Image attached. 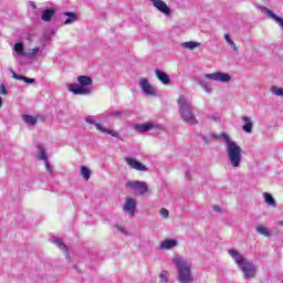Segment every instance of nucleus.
I'll use <instances>...</instances> for the list:
<instances>
[{"mask_svg": "<svg viewBox=\"0 0 283 283\" xmlns=\"http://www.w3.org/2000/svg\"><path fill=\"white\" fill-rule=\"evenodd\" d=\"M270 91L275 96H283V90L277 86H272Z\"/></svg>", "mask_w": 283, "mask_h": 283, "instance_id": "7c9ffc66", "label": "nucleus"}, {"mask_svg": "<svg viewBox=\"0 0 283 283\" xmlns=\"http://www.w3.org/2000/svg\"><path fill=\"white\" fill-rule=\"evenodd\" d=\"M154 123L136 124L135 132H138V134H145L146 132L154 129Z\"/></svg>", "mask_w": 283, "mask_h": 283, "instance_id": "2eb2a0df", "label": "nucleus"}, {"mask_svg": "<svg viewBox=\"0 0 283 283\" xmlns=\"http://www.w3.org/2000/svg\"><path fill=\"white\" fill-rule=\"evenodd\" d=\"M159 213L163 218H169V210L168 209L163 208V209H160Z\"/></svg>", "mask_w": 283, "mask_h": 283, "instance_id": "e433bc0d", "label": "nucleus"}, {"mask_svg": "<svg viewBox=\"0 0 283 283\" xmlns=\"http://www.w3.org/2000/svg\"><path fill=\"white\" fill-rule=\"evenodd\" d=\"M197 83L198 85H200V87L205 90V92H207V94H211L212 88H211V85H209V83L202 80L198 81Z\"/></svg>", "mask_w": 283, "mask_h": 283, "instance_id": "cd10ccee", "label": "nucleus"}, {"mask_svg": "<svg viewBox=\"0 0 283 283\" xmlns=\"http://www.w3.org/2000/svg\"><path fill=\"white\" fill-rule=\"evenodd\" d=\"M221 138H223L226 143V153L231 167H233V169H239L243 159L242 147H240L238 143L233 142L231 137L227 135V133H222Z\"/></svg>", "mask_w": 283, "mask_h": 283, "instance_id": "f257e3e1", "label": "nucleus"}, {"mask_svg": "<svg viewBox=\"0 0 283 283\" xmlns=\"http://www.w3.org/2000/svg\"><path fill=\"white\" fill-rule=\"evenodd\" d=\"M220 135H216V134H212L211 136H210V138H212V140H220Z\"/></svg>", "mask_w": 283, "mask_h": 283, "instance_id": "ea45409f", "label": "nucleus"}, {"mask_svg": "<svg viewBox=\"0 0 283 283\" xmlns=\"http://www.w3.org/2000/svg\"><path fill=\"white\" fill-rule=\"evenodd\" d=\"M63 15L67 17L64 20V25H72V23H74L75 21H78V17L76 15V13L72 11L64 12Z\"/></svg>", "mask_w": 283, "mask_h": 283, "instance_id": "a211bd4d", "label": "nucleus"}, {"mask_svg": "<svg viewBox=\"0 0 283 283\" xmlns=\"http://www.w3.org/2000/svg\"><path fill=\"white\" fill-rule=\"evenodd\" d=\"M181 48H185L186 50H195V48H200V42H193V41L184 42L181 44Z\"/></svg>", "mask_w": 283, "mask_h": 283, "instance_id": "393cba45", "label": "nucleus"}, {"mask_svg": "<svg viewBox=\"0 0 283 283\" xmlns=\"http://www.w3.org/2000/svg\"><path fill=\"white\" fill-rule=\"evenodd\" d=\"M263 198H264L266 205H269V207H277V202L275 201V198H273V195H271L269 192H264Z\"/></svg>", "mask_w": 283, "mask_h": 283, "instance_id": "4be33fe9", "label": "nucleus"}, {"mask_svg": "<svg viewBox=\"0 0 283 283\" xmlns=\"http://www.w3.org/2000/svg\"><path fill=\"white\" fill-rule=\"evenodd\" d=\"M208 118H209L210 120H218V117H216L214 115H208Z\"/></svg>", "mask_w": 283, "mask_h": 283, "instance_id": "79ce46f5", "label": "nucleus"}, {"mask_svg": "<svg viewBox=\"0 0 283 283\" xmlns=\"http://www.w3.org/2000/svg\"><path fill=\"white\" fill-rule=\"evenodd\" d=\"M39 17H31L32 21H34L35 19H38Z\"/></svg>", "mask_w": 283, "mask_h": 283, "instance_id": "de8ad7c7", "label": "nucleus"}, {"mask_svg": "<svg viewBox=\"0 0 283 283\" xmlns=\"http://www.w3.org/2000/svg\"><path fill=\"white\" fill-rule=\"evenodd\" d=\"M0 94L1 96H8V88H6V84H0Z\"/></svg>", "mask_w": 283, "mask_h": 283, "instance_id": "f704fd0d", "label": "nucleus"}, {"mask_svg": "<svg viewBox=\"0 0 283 283\" xmlns=\"http://www.w3.org/2000/svg\"><path fill=\"white\" fill-rule=\"evenodd\" d=\"M13 50L15 52L14 56H28V53H25V46L23 45V42H17L13 46Z\"/></svg>", "mask_w": 283, "mask_h": 283, "instance_id": "6ab92c4d", "label": "nucleus"}, {"mask_svg": "<svg viewBox=\"0 0 283 283\" xmlns=\"http://www.w3.org/2000/svg\"><path fill=\"white\" fill-rule=\"evenodd\" d=\"M174 247H178V240L176 239H166L160 243V249L164 251L174 249Z\"/></svg>", "mask_w": 283, "mask_h": 283, "instance_id": "f3484780", "label": "nucleus"}, {"mask_svg": "<svg viewBox=\"0 0 283 283\" xmlns=\"http://www.w3.org/2000/svg\"><path fill=\"white\" fill-rule=\"evenodd\" d=\"M231 48H233L234 52H238V46L235 44L231 45Z\"/></svg>", "mask_w": 283, "mask_h": 283, "instance_id": "37998d69", "label": "nucleus"}, {"mask_svg": "<svg viewBox=\"0 0 283 283\" xmlns=\"http://www.w3.org/2000/svg\"><path fill=\"white\" fill-rule=\"evenodd\" d=\"M29 6L30 8H32L33 10H36V3L34 1H29Z\"/></svg>", "mask_w": 283, "mask_h": 283, "instance_id": "58836bf2", "label": "nucleus"}, {"mask_svg": "<svg viewBox=\"0 0 283 283\" xmlns=\"http://www.w3.org/2000/svg\"><path fill=\"white\" fill-rule=\"evenodd\" d=\"M241 120L244 123L242 126L243 132H245V134H251L253 132V120H251V117L243 116L241 117Z\"/></svg>", "mask_w": 283, "mask_h": 283, "instance_id": "4468645a", "label": "nucleus"}, {"mask_svg": "<svg viewBox=\"0 0 283 283\" xmlns=\"http://www.w3.org/2000/svg\"><path fill=\"white\" fill-rule=\"evenodd\" d=\"M174 264L177 266V280L179 283H193V273L191 272L193 265L191 262L182 258H176L174 259Z\"/></svg>", "mask_w": 283, "mask_h": 283, "instance_id": "7ed1b4c3", "label": "nucleus"}, {"mask_svg": "<svg viewBox=\"0 0 283 283\" xmlns=\"http://www.w3.org/2000/svg\"><path fill=\"white\" fill-rule=\"evenodd\" d=\"M205 78H210V81H217L219 83H229L231 81V75L222 72L205 74Z\"/></svg>", "mask_w": 283, "mask_h": 283, "instance_id": "1a4fd4ad", "label": "nucleus"}, {"mask_svg": "<svg viewBox=\"0 0 283 283\" xmlns=\"http://www.w3.org/2000/svg\"><path fill=\"white\" fill-rule=\"evenodd\" d=\"M45 169L49 171L50 176H52L53 170H52V164H50V160H44Z\"/></svg>", "mask_w": 283, "mask_h": 283, "instance_id": "72a5a7b5", "label": "nucleus"}, {"mask_svg": "<svg viewBox=\"0 0 283 283\" xmlns=\"http://www.w3.org/2000/svg\"><path fill=\"white\" fill-rule=\"evenodd\" d=\"M107 118H120L123 116V111H113L108 113Z\"/></svg>", "mask_w": 283, "mask_h": 283, "instance_id": "c756f323", "label": "nucleus"}, {"mask_svg": "<svg viewBox=\"0 0 283 283\" xmlns=\"http://www.w3.org/2000/svg\"><path fill=\"white\" fill-rule=\"evenodd\" d=\"M224 39L229 45H235V42H233V40H231V35H229V33L224 34Z\"/></svg>", "mask_w": 283, "mask_h": 283, "instance_id": "c9c22d12", "label": "nucleus"}, {"mask_svg": "<svg viewBox=\"0 0 283 283\" xmlns=\"http://www.w3.org/2000/svg\"><path fill=\"white\" fill-rule=\"evenodd\" d=\"M3 107V98L0 97V108Z\"/></svg>", "mask_w": 283, "mask_h": 283, "instance_id": "c03bdc74", "label": "nucleus"}, {"mask_svg": "<svg viewBox=\"0 0 283 283\" xmlns=\"http://www.w3.org/2000/svg\"><path fill=\"white\" fill-rule=\"evenodd\" d=\"M185 178H186L187 180H191V172H189V170H186Z\"/></svg>", "mask_w": 283, "mask_h": 283, "instance_id": "a19ab883", "label": "nucleus"}, {"mask_svg": "<svg viewBox=\"0 0 283 283\" xmlns=\"http://www.w3.org/2000/svg\"><path fill=\"white\" fill-rule=\"evenodd\" d=\"M229 255L234 260L237 266L242 271L243 277L245 280H251L255 277V273H258V269L253 264V262L249 261L244 255L240 254L238 250H229Z\"/></svg>", "mask_w": 283, "mask_h": 283, "instance_id": "f03ea898", "label": "nucleus"}, {"mask_svg": "<svg viewBox=\"0 0 283 283\" xmlns=\"http://www.w3.org/2000/svg\"><path fill=\"white\" fill-rule=\"evenodd\" d=\"M202 140H203L205 143H209V139H208L207 137H202Z\"/></svg>", "mask_w": 283, "mask_h": 283, "instance_id": "a18cd8bd", "label": "nucleus"}, {"mask_svg": "<svg viewBox=\"0 0 283 283\" xmlns=\"http://www.w3.org/2000/svg\"><path fill=\"white\" fill-rule=\"evenodd\" d=\"M39 52H41V49H40V48L31 49V50H29V52L27 53V56H36Z\"/></svg>", "mask_w": 283, "mask_h": 283, "instance_id": "2f4dec72", "label": "nucleus"}, {"mask_svg": "<svg viewBox=\"0 0 283 283\" xmlns=\"http://www.w3.org/2000/svg\"><path fill=\"white\" fill-rule=\"evenodd\" d=\"M84 120L85 123H88V125H94L98 132H102V134H109V136H113L114 138H118L119 136L118 132L105 128L103 125L96 123L91 117H85Z\"/></svg>", "mask_w": 283, "mask_h": 283, "instance_id": "0eeeda50", "label": "nucleus"}, {"mask_svg": "<svg viewBox=\"0 0 283 283\" xmlns=\"http://www.w3.org/2000/svg\"><path fill=\"white\" fill-rule=\"evenodd\" d=\"M177 105L184 123H188L189 125H198V119H196V114L193 113V105L191 102L187 101L185 95L179 96Z\"/></svg>", "mask_w": 283, "mask_h": 283, "instance_id": "20e7f679", "label": "nucleus"}, {"mask_svg": "<svg viewBox=\"0 0 283 283\" xmlns=\"http://www.w3.org/2000/svg\"><path fill=\"white\" fill-rule=\"evenodd\" d=\"M73 269H75V271H78V265L74 264Z\"/></svg>", "mask_w": 283, "mask_h": 283, "instance_id": "49530a36", "label": "nucleus"}, {"mask_svg": "<svg viewBox=\"0 0 283 283\" xmlns=\"http://www.w3.org/2000/svg\"><path fill=\"white\" fill-rule=\"evenodd\" d=\"M212 209L213 211H217V213H220L222 211V208H220V206H213Z\"/></svg>", "mask_w": 283, "mask_h": 283, "instance_id": "4c0bfd02", "label": "nucleus"}, {"mask_svg": "<svg viewBox=\"0 0 283 283\" xmlns=\"http://www.w3.org/2000/svg\"><path fill=\"white\" fill-rule=\"evenodd\" d=\"M115 229H117V231H119V233H124V235H128L127 230H125V227L115 223L114 224Z\"/></svg>", "mask_w": 283, "mask_h": 283, "instance_id": "473e14b6", "label": "nucleus"}, {"mask_svg": "<svg viewBox=\"0 0 283 283\" xmlns=\"http://www.w3.org/2000/svg\"><path fill=\"white\" fill-rule=\"evenodd\" d=\"M52 242H53V244H56L59 247V249H61V251H63L65 253V258H66L67 262H72V256H70V248H67L65 242H63V239H61L59 237H53Z\"/></svg>", "mask_w": 283, "mask_h": 283, "instance_id": "f8f14e48", "label": "nucleus"}, {"mask_svg": "<svg viewBox=\"0 0 283 283\" xmlns=\"http://www.w3.org/2000/svg\"><path fill=\"white\" fill-rule=\"evenodd\" d=\"M159 282L160 283L169 282V272H167L166 270H163L161 273L159 274Z\"/></svg>", "mask_w": 283, "mask_h": 283, "instance_id": "c85d7f7f", "label": "nucleus"}, {"mask_svg": "<svg viewBox=\"0 0 283 283\" xmlns=\"http://www.w3.org/2000/svg\"><path fill=\"white\" fill-rule=\"evenodd\" d=\"M256 233H259L260 235H263L264 238H271V230H269V228L262 224L256 227Z\"/></svg>", "mask_w": 283, "mask_h": 283, "instance_id": "5701e85b", "label": "nucleus"}, {"mask_svg": "<svg viewBox=\"0 0 283 283\" xmlns=\"http://www.w3.org/2000/svg\"><path fill=\"white\" fill-rule=\"evenodd\" d=\"M22 119L24 120V123H27V125H31L32 127L38 123L36 117L31 115H23Z\"/></svg>", "mask_w": 283, "mask_h": 283, "instance_id": "a878e982", "label": "nucleus"}, {"mask_svg": "<svg viewBox=\"0 0 283 283\" xmlns=\"http://www.w3.org/2000/svg\"><path fill=\"white\" fill-rule=\"evenodd\" d=\"M150 1L154 8H156V10L161 12V14H165V17H171V9L169 8V6H167V3H165V1L163 0H150Z\"/></svg>", "mask_w": 283, "mask_h": 283, "instance_id": "9d476101", "label": "nucleus"}, {"mask_svg": "<svg viewBox=\"0 0 283 283\" xmlns=\"http://www.w3.org/2000/svg\"><path fill=\"white\" fill-rule=\"evenodd\" d=\"M38 148L40 151L38 160H48V151L45 150V148L42 145H39Z\"/></svg>", "mask_w": 283, "mask_h": 283, "instance_id": "bb28decb", "label": "nucleus"}, {"mask_svg": "<svg viewBox=\"0 0 283 283\" xmlns=\"http://www.w3.org/2000/svg\"><path fill=\"white\" fill-rule=\"evenodd\" d=\"M126 187L133 189V191H137L139 196H145L149 191V186L145 181H128L126 182Z\"/></svg>", "mask_w": 283, "mask_h": 283, "instance_id": "423d86ee", "label": "nucleus"}, {"mask_svg": "<svg viewBox=\"0 0 283 283\" xmlns=\"http://www.w3.org/2000/svg\"><path fill=\"white\" fill-rule=\"evenodd\" d=\"M77 83L69 84V92L76 96H90L94 81L87 75L77 76Z\"/></svg>", "mask_w": 283, "mask_h": 283, "instance_id": "39448f33", "label": "nucleus"}, {"mask_svg": "<svg viewBox=\"0 0 283 283\" xmlns=\"http://www.w3.org/2000/svg\"><path fill=\"white\" fill-rule=\"evenodd\" d=\"M80 174L84 180H90L92 177V170H90L87 166H81Z\"/></svg>", "mask_w": 283, "mask_h": 283, "instance_id": "b1692460", "label": "nucleus"}, {"mask_svg": "<svg viewBox=\"0 0 283 283\" xmlns=\"http://www.w3.org/2000/svg\"><path fill=\"white\" fill-rule=\"evenodd\" d=\"M55 12L56 11L52 8L44 10L41 17L42 21H45V22L52 21V17H54Z\"/></svg>", "mask_w": 283, "mask_h": 283, "instance_id": "412c9836", "label": "nucleus"}, {"mask_svg": "<svg viewBox=\"0 0 283 283\" xmlns=\"http://www.w3.org/2000/svg\"><path fill=\"white\" fill-rule=\"evenodd\" d=\"M139 87L145 96H158L156 90L151 87L149 81L145 77L139 80Z\"/></svg>", "mask_w": 283, "mask_h": 283, "instance_id": "6e6552de", "label": "nucleus"}, {"mask_svg": "<svg viewBox=\"0 0 283 283\" xmlns=\"http://www.w3.org/2000/svg\"><path fill=\"white\" fill-rule=\"evenodd\" d=\"M12 78H15V81H23V83H27L28 85H32V83H35L36 80L30 78L23 75L17 74V72L11 71Z\"/></svg>", "mask_w": 283, "mask_h": 283, "instance_id": "aec40b11", "label": "nucleus"}, {"mask_svg": "<svg viewBox=\"0 0 283 283\" xmlns=\"http://www.w3.org/2000/svg\"><path fill=\"white\" fill-rule=\"evenodd\" d=\"M125 161L132 169H136V171H147V166L143 165L140 161L136 160L132 157H126Z\"/></svg>", "mask_w": 283, "mask_h": 283, "instance_id": "ddd939ff", "label": "nucleus"}, {"mask_svg": "<svg viewBox=\"0 0 283 283\" xmlns=\"http://www.w3.org/2000/svg\"><path fill=\"white\" fill-rule=\"evenodd\" d=\"M136 205H138L136 199L126 198V202L123 207V210L125 211V213H128L132 218H134L136 216Z\"/></svg>", "mask_w": 283, "mask_h": 283, "instance_id": "9b49d317", "label": "nucleus"}, {"mask_svg": "<svg viewBox=\"0 0 283 283\" xmlns=\"http://www.w3.org/2000/svg\"><path fill=\"white\" fill-rule=\"evenodd\" d=\"M155 74H156V77L158 78V81H160V83H163V85H169V83H171V78L164 71L156 70Z\"/></svg>", "mask_w": 283, "mask_h": 283, "instance_id": "dca6fc26", "label": "nucleus"}]
</instances>
